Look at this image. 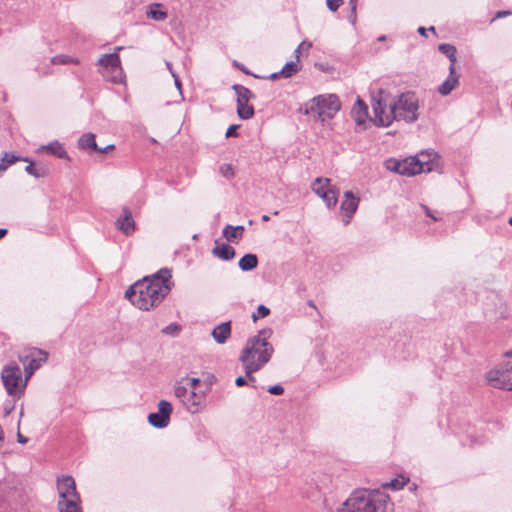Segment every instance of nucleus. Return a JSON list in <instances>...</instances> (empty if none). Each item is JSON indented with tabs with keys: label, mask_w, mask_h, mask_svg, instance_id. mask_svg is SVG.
Returning <instances> with one entry per match:
<instances>
[{
	"label": "nucleus",
	"mask_w": 512,
	"mask_h": 512,
	"mask_svg": "<svg viewBox=\"0 0 512 512\" xmlns=\"http://www.w3.org/2000/svg\"><path fill=\"white\" fill-rule=\"evenodd\" d=\"M372 109L375 125L388 127L394 121L414 123L418 120L419 101L414 92L401 93L397 99L383 89L372 94Z\"/></svg>",
	"instance_id": "1"
},
{
	"label": "nucleus",
	"mask_w": 512,
	"mask_h": 512,
	"mask_svg": "<svg viewBox=\"0 0 512 512\" xmlns=\"http://www.w3.org/2000/svg\"><path fill=\"white\" fill-rule=\"evenodd\" d=\"M171 277V271L162 268L131 285L126 290L125 297L140 310L148 311L158 306L168 295L173 286Z\"/></svg>",
	"instance_id": "2"
},
{
	"label": "nucleus",
	"mask_w": 512,
	"mask_h": 512,
	"mask_svg": "<svg viewBox=\"0 0 512 512\" xmlns=\"http://www.w3.org/2000/svg\"><path fill=\"white\" fill-rule=\"evenodd\" d=\"M272 333L270 328L261 329L247 340L240 353L239 360L243 363L245 375L249 381H255L252 374L263 368L272 357L274 348L268 341Z\"/></svg>",
	"instance_id": "3"
},
{
	"label": "nucleus",
	"mask_w": 512,
	"mask_h": 512,
	"mask_svg": "<svg viewBox=\"0 0 512 512\" xmlns=\"http://www.w3.org/2000/svg\"><path fill=\"white\" fill-rule=\"evenodd\" d=\"M59 494L58 508L60 512H82L80 495L72 476L62 475L57 478Z\"/></svg>",
	"instance_id": "4"
},
{
	"label": "nucleus",
	"mask_w": 512,
	"mask_h": 512,
	"mask_svg": "<svg viewBox=\"0 0 512 512\" xmlns=\"http://www.w3.org/2000/svg\"><path fill=\"white\" fill-rule=\"evenodd\" d=\"M341 103L337 95H318L305 105V114H312L324 122L331 119L340 110Z\"/></svg>",
	"instance_id": "5"
},
{
	"label": "nucleus",
	"mask_w": 512,
	"mask_h": 512,
	"mask_svg": "<svg viewBox=\"0 0 512 512\" xmlns=\"http://www.w3.org/2000/svg\"><path fill=\"white\" fill-rule=\"evenodd\" d=\"M384 165L387 170L408 177L432 170L429 161L421 162L417 156H411L402 160L389 158L385 161Z\"/></svg>",
	"instance_id": "6"
},
{
	"label": "nucleus",
	"mask_w": 512,
	"mask_h": 512,
	"mask_svg": "<svg viewBox=\"0 0 512 512\" xmlns=\"http://www.w3.org/2000/svg\"><path fill=\"white\" fill-rule=\"evenodd\" d=\"M360 504L364 506L365 512H389L393 504L389 496L380 490H356Z\"/></svg>",
	"instance_id": "7"
},
{
	"label": "nucleus",
	"mask_w": 512,
	"mask_h": 512,
	"mask_svg": "<svg viewBox=\"0 0 512 512\" xmlns=\"http://www.w3.org/2000/svg\"><path fill=\"white\" fill-rule=\"evenodd\" d=\"M511 366H498L486 373V380L490 386L497 389L512 391Z\"/></svg>",
	"instance_id": "8"
},
{
	"label": "nucleus",
	"mask_w": 512,
	"mask_h": 512,
	"mask_svg": "<svg viewBox=\"0 0 512 512\" xmlns=\"http://www.w3.org/2000/svg\"><path fill=\"white\" fill-rule=\"evenodd\" d=\"M312 191L325 202L326 206L334 208L338 202L337 190L330 187V179L318 177L312 183Z\"/></svg>",
	"instance_id": "9"
},
{
	"label": "nucleus",
	"mask_w": 512,
	"mask_h": 512,
	"mask_svg": "<svg viewBox=\"0 0 512 512\" xmlns=\"http://www.w3.org/2000/svg\"><path fill=\"white\" fill-rule=\"evenodd\" d=\"M3 385L10 396H16L21 391L18 390L19 382L22 380V372L18 365H6L1 372Z\"/></svg>",
	"instance_id": "10"
},
{
	"label": "nucleus",
	"mask_w": 512,
	"mask_h": 512,
	"mask_svg": "<svg viewBox=\"0 0 512 512\" xmlns=\"http://www.w3.org/2000/svg\"><path fill=\"white\" fill-rule=\"evenodd\" d=\"M172 412V404L167 400H160L158 411L148 415V422L155 428L163 429L169 425Z\"/></svg>",
	"instance_id": "11"
},
{
	"label": "nucleus",
	"mask_w": 512,
	"mask_h": 512,
	"mask_svg": "<svg viewBox=\"0 0 512 512\" xmlns=\"http://www.w3.org/2000/svg\"><path fill=\"white\" fill-rule=\"evenodd\" d=\"M98 64L102 67L103 74H105L106 72H111L114 74L111 77V81L113 83L117 84L122 81L121 61L117 53L102 55L98 60Z\"/></svg>",
	"instance_id": "12"
},
{
	"label": "nucleus",
	"mask_w": 512,
	"mask_h": 512,
	"mask_svg": "<svg viewBox=\"0 0 512 512\" xmlns=\"http://www.w3.org/2000/svg\"><path fill=\"white\" fill-rule=\"evenodd\" d=\"M48 353L37 348L30 350L29 354L25 356V359H21L24 364V372L26 380L29 379L33 373L39 369L42 363L46 362Z\"/></svg>",
	"instance_id": "13"
},
{
	"label": "nucleus",
	"mask_w": 512,
	"mask_h": 512,
	"mask_svg": "<svg viewBox=\"0 0 512 512\" xmlns=\"http://www.w3.org/2000/svg\"><path fill=\"white\" fill-rule=\"evenodd\" d=\"M209 388L204 391L190 389L188 395L183 400V406L190 414H197L205 407V399Z\"/></svg>",
	"instance_id": "14"
},
{
	"label": "nucleus",
	"mask_w": 512,
	"mask_h": 512,
	"mask_svg": "<svg viewBox=\"0 0 512 512\" xmlns=\"http://www.w3.org/2000/svg\"><path fill=\"white\" fill-rule=\"evenodd\" d=\"M359 204V198L354 196L352 191H346L344 193V199L341 202L340 209L343 213V223L348 225L355 212L357 211Z\"/></svg>",
	"instance_id": "15"
},
{
	"label": "nucleus",
	"mask_w": 512,
	"mask_h": 512,
	"mask_svg": "<svg viewBox=\"0 0 512 512\" xmlns=\"http://www.w3.org/2000/svg\"><path fill=\"white\" fill-rule=\"evenodd\" d=\"M116 228L126 236H130L136 229V224L129 208L122 209V216L115 222Z\"/></svg>",
	"instance_id": "16"
},
{
	"label": "nucleus",
	"mask_w": 512,
	"mask_h": 512,
	"mask_svg": "<svg viewBox=\"0 0 512 512\" xmlns=\"http://www.w3.org/2000/svg\"><path fill=\"white\" fill-rule=\"evenodd\" d=\"M459 84V74L453 65L449 66V74L445 81L438 87V92L442 96L449 95Z\"/></svg>",
	"instance_id": "17"
},
{
	"label": "nucleus",
	"mask_w": 512,
	"mask_h": 512,
	"mask_svg": "<svg viewBox=\"0 0 512 512\" xmlns=\"http://www.w3.org/2000/svg\"><path fill=\"white\" fill-rule=\"evenodd\" d=\"M38 152L48 153L53 155L59 159H69V155L64 147V145L58 140H54L46 145H42L39 147Z\"/></svg>",
	"instance_id": "18"
},
{
	"label": "nucleus",
	"mask_w": 512,
	"mask_h": 512,
	"mask_svg": "<svg viewBox=\"0 0 512 512\" xmlns=\"http://www.w3.org/2000/svg\"><path fill=\"white\" fill-rule=\"evenodd\" d=\"M351 114L358 125L364 124L368 118V106L359 96H357Z\"/></svg>",
	"instance_id": "19"
},
{
	"label": "nucleus",
	"mask_w": 512,
	"mask_h": 512,
	"mask_svg": "<svg viewBox=\"0 0 512 512\" xmlns=\"http://www.w3.org/2000/svg\"><path fill=\"white\" fill-rule=\"evenodd\" d=\"M214 341L218 344H225L231 336V321L217 325L211 333Z\"/></svg>",
	"instance_id": "20"
},
{
	"label": "nucleus",
	"mask_w": 512,
	"mask_h": 512,
	"mask_svg": "<svg viewBox=\"0 0 512 512\" xmlns=\"http://www.w3.org/2000/svg\"><path fill=\"white\" fill-rule=\"evenodd\" d=\"M244 231L243 225L232 226L228 224L223 228L222 234L228 242L237 244L243 238Z\"/></svg>",
	"instance_id": "21"
},
{
	"label": "nucleus",
	"mask_w": 512,
	"mask_h": 512,
	"mask_svg": "<svg viewBox=\"0 0 512 512\" xmlns=\"http://www.w3.org/2000/svg\"><path fill=\"white\" fill-rule=\"evenodd\" d=\"M213 255L217 256L218 258L229 261L232 260L235 257V249L228 245V244H222L220 246H215L212 249Z\"/></svg>",
	"instance_id": "22"
},
{
	"label": "nucleus",
	"mask_w": 512,
	"mask_h": 512,
	"mask_svg": "<svg viewBox=\"0 0 512 512\" xmlns=\"http://www.w3.org/2000/svg\"><path fill=\"white\" fill-rule=\"evenodd\" d=\"M78 148L80 150H98V146L95 140V134L93 133H85L78 139Z\"/></svg>",
	"instance_id": "23"
},
{
	"label": "nucleus",
	"mask_w": 512,
	"mask_h": 512,
	"mask_svg": "<svg viewBox=\"0 0 512 512\" xmlns=\"http://www.w3.org/2000/svg\"><path fill=\"white\" fill-rule=\"evenodd\" d=\"M232 89L236 93V103H249L254 98V94L245 86L241 84H234Z\"/></svg>",
	"instance_id": "24"
},
{
	"label": "nucleus",
	"mask_w": 512,
	"mask_h": 512,
	"mask_svg": "<svg viewBox=\"0 0 512 512\" xmlns=\"http://www.w3.org/2000/svg\"><path fill=\"white\" fill-rule=\"evenodd\" d=\"M238 265L244 272L252 271L258 265V257L256 254L247 253L240 258Z\"/></svg>",
	"instance_id": "25"
},
{
	"label": "nucleus",
	"mask_w": 512,
	"mask_h": 512,
	"mask_svg": "<svg viewBox=\"0 0 512 512\" xmlns=\"http://www.w3.org/2000/svg\"><path fill=\"white\" fill-rule=\"evenodd\" d=\"M162 4L160 3H152L148 6V10L146 12L147 17L151 18L155 21H164L168 14L166 11L162 10Z\"/></svg>",
	"instance_id": "26"
},
{
	"label": "nucleus",
	"mask_w": 512,
	"mask_h": 512,
	"mask_svg": "<svg viewBox=\"0 0 512 512\" xmlns=\"http://www.w3.org/2000/svg\"><path fill=\"white\" fill-rule=\"evenodd\" d=\"M19 160L28 161V158H22L21 156L11 152H4L0 158V172H4L10 165Z\"/></svg>",
	"instance_id": "27"
},
{
	"label": "nucleus",
	"mask_w": 512,
	"mask_h": 512,
	"mask_svg": "<svg viewBox=\"0 0 512 512\" xmlns=\"http://www.w3.org/2000/svg\"><path fill=\"white\" fill-rule=\"evenodd\" d=\"M438 50L442 54L446 55V57L450 61V65H453V67H455V64L457 62V57H456L457 50H456L455 46H453L451 44L443 43V44L439 45Z\"/></svg>",
	"instance_id": "28"
},
{
	"label": "nucleus",
	"mask_w": 512,
	"mask_h": 512,
	"mask_svg": "<svg viewBox=\"0 0 512 512\" xmlns=\"http://www.w3.org/2000/svg\"><path fill=\"white\" fill-rule=\"evenodd\" d=\"M237 114L240 119L249 120L254 116V108L248 103H238Z\"/></svg>",
	"instance_id": "29"
},
{
	"label": "nucleus",
	"mask_w": 512,
	"mask_h": 512,
	"mask_svg": "<svg viewBox=\"0 0 512 512\" xmlns=\"http://www.w3.org/2000/svg\"><path fill=\"white\" fill-rule=\"evenodd\" d=\"M300 70L299 63L295 61L287 62L283 68L280 70L281 77L289 78L296 74Z\"/></svg>",
	"instance_id": "30"
},
{
	"label": "nucleus",
	"mask_w": 512,
	"mask_h": 512,
	"mask_svg": "<svg viewBox=\"0 0 512 512\" xmlns=\"http://www.w3.org/2000/svg\"><path fill=\"white\" fill-rule=\"evenodd\" d=\"M183 382L184 380L182 379L181 381H177L174 385V395L180 400L181 403H183L184 398L187 397L190 390L187 384H184Z\"/></svg>",
	"instance_id": "31"
},
{
	"label": "nucleus",
	"mask_w": 512,
	"mask_h": 512,
	"mask_svg": "<svg viewBox=\"0 0 512 512\" xmlns=\"http://www.w3.org/2000/svg\"><path fill=\"white\" fill-rule=\"evenodd\" d=\"M467 439H469L470 445H481L485 443L487 437L485 435H477L475 428L469 427L466 431Z\"/></svg>",
	"instance_id": "32"
},
{
	"label": "nucleus",
	"mask_w": 512,
	"mask_h": 512,
	"mask_svg": "<svg viewBox=\"0 0 512 512\" xmlns=\"http://www.w3.org/2000/svg\"><path fill=\"white\" fill-rule=\"evenodd\" d=\"M29 162V164L25 167V171L26 173H28L29 175L39 179V178H43L46 176L47 174V171L45 168H36L34 163L32 161H27Z\"/></svg>",
	"instance_id": "33"
},
{
	"label": "nucleus",
	"mask_w": 512,
	"mask_h": 512,
	"mask_svg": "<svg viewBox=\"0 0 512 512\" xmlns=\"http://www.w3.org/2000/svg\"><path fill=\"white\" fill-rule=\"evenodd\" d=\"M51 63L55 65H63V64H69V63H78L77 59L71 58L66 55H56L51 58Z\"/></svg>",
	"instance_id": "34"
},
{
	"label": "nucleus",
	"mask_w": 512,
	"mask_h": 512,
	"mask_svg": "<svg viewBox=\"0 0 512 512\" xmlns=\"http://www.w3.org/2000/svg\"><path fill=\"white\" fill-rule=\"evenodd\" d=\"M270 314V309L265 305H259L257 307V311L252 314V318L254 321H257L259 318H264Z\"/></svg>",
	"instance_id": "35"
},
{
	"label": "nucleus",
	"mask_w": 512,
	"mask_h": 512,
	"mask_svg": "<svg viewBox=\"0 0 512 512\" xmlns=\"http://www.w3.org/2000/svg\"><path fill=\"white\" fill-rule=\"evenodd\" d=\"M405 484H406V480L404 477H402L401 479H393L390 482L383 484V487L384 488L389 487V488H392L393 490H399V489L403 488V486Z\"/></svg>",
	"instance_id": "36"
},
{
	"label": "nucleus",
	"mask_w": 512,
	"mask_h": 512,
	"mask_svg": "<svg viewBox=\"0 0 512 512\" xmlns=\"http://www.w3.org/2000/svg\"><path fill=\"white\" fill-rule=\"evenodd\" d=\"M311 47H312L311 42H308L306 40L302 41L294 51L295 62L299 63V58H300L302 49H305L306 51H308Z\"/></svg>",
	"instance_id": "37"
},
{
	"label": "nucleus",
	"mask_w": 512,
	"mask_h": 512,
	"mask_svg": "<svg viewBox=\"0 0 512 512\" xmlns=\"http://www.w3.org/2000/svg\"><path fill=\"white\" fill-rule=\"evenodd\" d=\"M181 330V327L176 323H171L162 329V333L166 335L176 336Z\"/></svg>",
	"instance_id": "38"
},
{
	"label": "nucleus",
	"mask_w": 512,
	"mask_h": 512,
	"mask_svg": "<svg viewBox=\"0 0 512 512\" xmlns=\"http://www.w3.org/2000/svg\"><path fill=\"white\" fill-rule=\"evenodd\" d=\"M420 161H429L431 166L433 167L432 157L436 156V153L433 151L421 152L419 155H416Z\"/></svg>",
	"instance_id": "39"
},
{
	"label": "nucleus",
	"mask_w": 512,
	"mask_h": 512,
	"mask_svg": "<svg viewBox=\"0 0 512 512\" xmlns=\"http://www.w3.org/2000/svg\"><path fill=\"white\" fill-rule=\"evenodd\" d=\"M342 4L343 0H326L327 8L332 12H336Z\"/></svg>",
	"instance_id": "40"
},
{
	"label": "nucleus",
	"mask_w": 512,
	"mask_h": 512,
	"mask_svg": "<svg viewBox=\"0 0 512 512\" xmlns=\"http://www.w3.org/2000/svg\"><path fill=\"white\" fill-rule=\"evenodd\" d=\"M183 380L186 381L187 386H190V389H194V390H196L197 385H199V383H200V379L197 377H192V378L186 377V378H183Z\"/></svg>",
	"instance_id": "41"
},
{
	"label": "nucleus",
	"mask_w": 512,
	"mask_h": 512,
	"mask_svg": "<svg viewBox=\"0 0 512 512\" xmlns=\"http://www.w3.org/2000/svg\"><path fill=\"white\" fill-rule=\"evenodd\" d=\"M268 392L273 395H282L284 393V388L282 385L277 384V385L270 386L268 388Z\"/></svg>",
	"instance_id": "42"
},
{
	"label": "nucleus",
	"mask_w": 512,
	"mask_h": 512,
	"mask_svg": "<svg viewBox=\"0 0 512 512\" xmlns=\"http://www.w3.org/2000/svg\"><path fill=\"white\" fill-rule=\"evenodd\" d=\"M221 172L222 174L225 176V177H233L234 176V171H233V168L231 165L229 164H225L221 167Z\"/></svg>",
	"instance_id": "43"
},
{
	"label": "nucleus",
	"mask_w": 512,
	"mask_h": 512,
	"mask_svg": "<svg viewBox=\"0 0 512 512\" xmlns=\"http://www.w3.org/2000/svg\"><path fill=\"white\" fill-rule=\"evenodd\" d=\"M172 77L174 79L175 86L178 89V91H179V93L181 95V98L183 100L184 97H183V93H182V83H181V80H180L179 76L175 72H172Z\"/></svg>",
	"instance_id": "44"
},
{
	"label": "nucleus",
	"mask_w": 512,
	"mask_h": 512,
	"mask_svg": "<svg viewBox=\"0 0 512 512\" xmlns=\"http://www.w3.org/2000/svg\"><path fill=\"white\" fill-rule=\"evenodd\" d=\"M238 127H239L238 125H230L225 133V136L227 138L237 136L236 131H237Z\"/></svg>",
	"instance_id": "45"
},
{
	"label": "nucleus",
	"mask_w": 512,
	"mask_h": 512,
	"mask_svg": "<svg viewBox=\"0 0 512 512\" xmlns=\"http://www.w3.org/2000/svg\"><path fill=\"white\" fill-rule=\"evenodd\" d=\"M349 6L351 8V10H353V21H352V25H354L356 23V19H357V14H356V10H357V0H349Z\"/></svg>",
	"instance_id": "46"
},
{
	"label": "nucleus",
	"mask_w": 512,
	"mask_h": 512,
	"mask_svg": "<svg viewBox=\"0 0 512 512\" xmlns=\"http://www.w3.org/2000/svg\"><path fill=\"white\" fill-rule=\"evenodd\" d=\"M422 208H423V210L425 212V215L427 217H430L434 221H438L439 220V218L433 213V211L428 206L422 205Z\"/></svg>",
	"instance_id": "47"
},
{
	"label": "nucleus",
	"mask_w": 512,
	"mask_h": 512,
	"mask_svg": "<svg viewBox=\"0 0 512 512\" xmlns=\"http://www.w3.org/2000/svg\"><path fill=\"white\" fill-rule=\"evenodd\" d=\"M511 12L508 11V10H500L498 11L496 14H495V17L492 19V21H494L495 19H500V18H504L508 15H510Z\"/></svg>",
	"instance_id": "48"
},
{
	"label": "nucleus",
	"mask_w": 512,
	"mask_h": 512,
	"mask_svg": "<svg viewBox=\"0 0 512 512\" xmlns=\"http://www.w3.org/2000/svg\"><path fill=\"white\" fill-rule=\"evenodd\" d=\"M427 30L432 31L433 33H435V27L434 26L429 27V29H426L425 27H419L417 31H418V33L421 36H426L427 35L426 34Z\"/></svg>",
	"instance_id": "49"
},
{
	"label": "nucleus",
	"mask_w": 512,
	"mask_h": 512,
	"mask_svg": "<svg viewBox=\"0 0 512 512\" xmlns=\"http://www.w3.org/2000/svg\"><path fill=\"white\" fill-rule=\"evenodd\" d=\"M247 383L245 377L239 376L235 379V384L238 387L244 386Z\"/></svg>",
	"instance_id": "50"
},
{
	"label": "nucleus",
	"mask_w": 512,
	"mask_h": 512,
	"mask_svg": "<svg viewBox=\"0 0 512 512\" xmlns=\"http://www.w3.org/2000/svg\"><path fill=\"white\" fill-rule=\"evenodd\" d=\"M114 147H115V146H114L113 144H110V145H107V146H106V147H104V148H99V147H98V150H96V151H97V152H100V153H102V154H104V153H107L108 151L113 150V149H114Z\"/></svg>",
	"instance_id": "51"
},
{
	"label": "nucleus",
	"mask_w": 512,
	"mask_h": 512,
	"mask_svg": "<svg viewBox=\"0 0 512 512\" xmlns=\"http://www.w3.org/2000/svg\"><path fill=\"white\" fill-rule=\"evenodd\" d=\"M13 409H14V404L10 403V404L5 405V407H4V415L8 416L12 412Z\"/></svg>",
	"instance_id": "52"
},
{
	"label": "nucleus",
	"mask_w": 512,
	"mask_h": 512,
	"mask_svg": "<svg viewBox=\"0 0 512 512\" xmlns=\"http://www.w3.org/2000/svg\"><path fill=\"white\" fill-rule=\"evenodd\" d=\"M17 441L21 444H25L28 442V438L24 437L21 433H18Z\"/></svg>",
	"instance_id": "53"
},
{
	"label": "nucleus",
	"mask_w": 512,
	"mask_h": 512,
	"mask_svg": "<svg viewBox=\"0 0 512 512\" xmlns=\"http://www.w3.org/2000/svg\"><path fill=\"white\" fill-rule=\"evenodd\" d=\"M280 76H281L280 71L275 72L270 75V79L275 80V79L279 78Z\"/></svg>",
	"instance_id": "54"
},
{
	"label": "nucleus",
	"mask_w": 512,
	"mask_h": 512,
	"mask_svg": "<svg viewBox=\"0 0 512 512\" xmlns=\"http://www.w3.org/2000/svg\"><path fill=\"white\" fill-rule=\"evenodd\" d=\"M7 233H8L7 229L0 228V239L3 238L4 236H6Z\"/></svg>",
	"instance_id": "55"
},
{
	"label": "nucleus",
	"mask_w": 512,
	"mask_h": 512,
	"mask_svg": "<svg viewBox=\"0 0 512 512\" xmlns=\"http://www.w3.org/2000/svg\"><path fill=\"white\" fill-rule=\"evenodd\" d=\"M166 66H167L168 70L170 71V73L172 74V72H174L172 69V64L170 62H166Z\"/></svg>",
	"instance_id": "56"
},
{
	"label": "nucleus",
	"mask_w": 512,
	"mask_h": 512,
	"mask_svg": "<svg viewBox=\"0 0 512 512\" xmlns=\"http://www.w3.org/2000/svg\"><path fill=\"white\" fill-rule=\"evenodd\" d=\"M348 20L352 24V21H353V10H351L350 15L348 16Z\"/></svg>",
	"instance_id": "57"
},
{
	"label": "nucleus",
	"mask_w": 512,
	"mask_h": 512,
	"mask_svg": "<svg viewBox=\"0 0 512 512\" xmlns=\"http://www.w3.org/2000/svg\"><path fill=\"white\" fill-rule=\"evenodd\" d=\"M504 355L512 358V350L506 351Z\"/></svg>",
	"instance_id": "58"
},
{
	"label": "nucleus",
	"mask_w": 512,
	"mask_h": 512,
	"mask_svg": "<svg viewBox=\"0 0 512 512\" xmlns=\"http://www.w3.org/2000/svg\"><path fill=\"white\" fill-rule=\"evenodd\" d=\"M215 380V377L214 376H211L209 379H208V385H212L213 381Z\"/></svg>",
	"instance_id": "59"
},
{
	"label": "nucleus",
	"mask_w": 512,
	"mask_h": 512,
	"mask_svg": "<svg viewBox=\"0 0 512 512\" xmlns=\"http://www.w3.org/2000/svg\"><path fill=\"white\" fill-rule=\"evenodd\" d=\"M269 219H270V217L268 215L262 216V221H268Z\"/></svg>",
	"instance_id": "60"
},
{
	"label": "nucleus",
	"mask_w": 512,
	"mask_h": 512,
	"mask_svg": "<svg viewBox=\"0 0 512 512\" xmlns=\"http://www.w3.org/2000/svg\"><path fill=\"white\" fill-rule=\"evenodd\" d=\"M386 40V36L385 35H382L380 37H378V41H384Z\"/></svg>",
	"instance_id": "61"
},
{
	"label": "nucleus",
	"mask_w": 512,
	"mask_h": 512,
	"mask_svg": "<svg viewBox=\"0 0 512 512\" xmlns=\"http://www.w3.org/2000/svg\"><path fill=\"white\" fill-rule=\"evenodd\" d=\"M508 223L512 226V216L509 218Z\"/></svg>",
	"instance_id": "62"
}]
</instances>
